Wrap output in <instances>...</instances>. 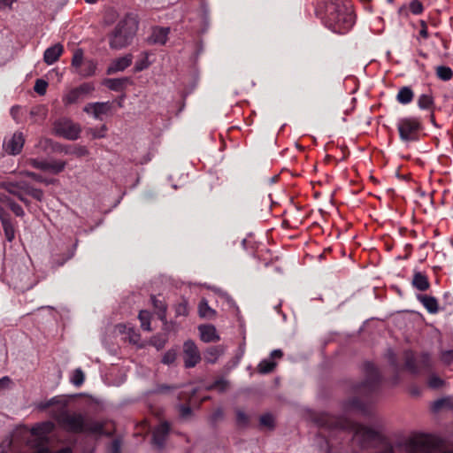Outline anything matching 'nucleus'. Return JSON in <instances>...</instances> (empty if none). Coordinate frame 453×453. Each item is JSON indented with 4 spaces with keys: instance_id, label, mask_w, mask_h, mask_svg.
I'll return each instance as SVG.
<instances>
[{
    "instance_id": "nucleus-23",
    "label": "nucleus",
    "mask_w": 453,
    "mask_h": 453,
    "mask_svg": "<svg viewBox=\"0 0 453 453\" xmlns=\"http://www.w3.org/2000/svg\"><path fill=\"white\" fill-rule=\"evenodd\" d=\"M414 97V93L410 87H403L399 89L396 100L402 104H410Z\"/></svg>"
},
{
    "instance_id": "nucleus-46",
    "label": "nucleus",
    "mask_w": 453,
    "mask_h": 453,
    "mask_svg": "<svg viewBox=\"0 0 453 453\" xmlns=\"http://www.w3.org/2000/svg\"><path fill=\"white\" fill-rule=\"evenodd\" d=\"M175 359L176 352L174 350H169L163 356L162 362L165 365H171Z\"/></svg>"
},
{
    "instance_id": "nucleus-7",
    "label": "nucleus",
    "mask_w": 453,
    "mask_h": 453,
    "mask_svg": "<svg viewBox=\"0 0 453 453\" xmlns=\"http://www.w3.org/2000/svg\"><path fill=\"white\" fill-rule=\"evenodd\" d=\"M423 126L420 119L417 117H406L400 119L397 123V129L402 141L414 142L418 140L419 133Z\"/></svg>"
},
{
    "instance_id": "nucleus-1",
    "label": "nucleus",
    "mask_w": 453,
    "mask_h": 453,
    "mask_svg": "<svg viewBox=\"0 0 453 453\" xmlns=\"http://www.w3.org/2000/svg\"><path fill=\"white\" fill-rule=\"evenodd\" d=\"M317 440L323 453H453V443L433 434H414L389 441L380 432L350 420L319 413Z\"/></svg>"
},
{
    "instance_id": "nucleus-60",
    "label": "nucleus",
    "mask_w": 453,
    "mask_h": 453,
    "mask_svg": "<svg viewBox=\"0 0 453 453\" xmlns=\"http://www.w3.org/2000/svg\"><path fill=\"white\" fill-rule=\"evenodd\" d=\"M283 353L280 349H274L271 353L272 358H280L282 357Z\"/></svg>"
},
{
    "instance_id": "nucleus-20",
    "label": "nucleus",
    "mask_w": 453,
    "mask_h": 453,
    "mask_svg": "<svg viewBox=\"0 0 453 453\" xmlns=\"http://www.w3.org/2000/svg\"><path fill=\"white\" fill-rule=\"evenodd\" d=\"M96 62L93 59H86L84 64L76 72L77 74L82 77H89L96 73Z\"/></svg>"
},
{
    "instance_id": "nucleus-15",
    "label": "nucleus",
    "mask_w": 453,
    "mask_h": 453,
    "mask_svg": "<svg viewBox=\"0 0 453 453\" xmlns=\"http://www.w3.org/2000/svg\"><path fill=\"white\" fill-rule=\"evenodd\" d=\"M170 431V426L167 422H162L153 431V442L157 447H163L165 438Z\"/></svg>"
},
{
    "instance_id": "nucleus-61",
    "label": "nucleus",
    "mask_w": 453,
    "mask_h": 453,
    "mask_svg": "<svg viewBox=\"0 0 453 453\" xmlns=\"http://www.w3.org/2000/svg\"><path fill=\"white\" fill-rule=\"evenodd\" d=\"M223 417V411L221 409H218L212 415V418L214 421H216L219 418H221Z\"/></svg>"
},
{
    "instance_id": "nucleus-49",
    "label": "nucleus",
    "mask_w": 453,
    "mask_h": 453,
    "mask_svg": "<svg viewBox=\"0 0 453 453\" xmlns=\"http://www.w3.org/2000/svg\"><path fill=\"white\" fill-rule=\"evenodd\" d=\"M59 401L57 397H53L46 402H43V403H40L39 405H38V408L40 410H46L50 407H51L52 405L56 404V403H58Z\"/></svg>"
},
{
    "instance_id": "nucleus-45",
    "label": "nucleus",
    "mask_w": 453,
    "mask_h": 453,
    "mask_svg": "<svg viewBox=\"0 0 453 453\" xmlns=\"http://www.w3.org/2000/svg\"><path fill=\"white\" fill-rule=\"evenodd\" d=\"M387 358L391 365V366L394 368L395 371H398L399 365L397 363V358L395 354L393 352V350L388 349L387 353Z\"/></svg>"
},
{
    "instance_id": "nucleus-11",
    "label": "nucleus",
    "mask_w": 453,
    "mask_h": 453,
    "mask_svg": "<svg viewBox=\"0 0 453 453\" xmlns=\"http://www.w3.org/2000/svg\"><path fill=\"white\" fill-rule=\"evenodd\" d=\"M184 365L187 368L196 366L201 360L200 352L192 341H187L184 343Z\"/></svg>"
},
{
    "instance_id": "nucleus-6",
    "label": "nucleus",
    "mask_w": 453,
    "mask_h": 453,
    "mask_svg": "<svg viewBox=\"0 0 453 453\" xmlns=\"http://www.w3.org/2000/svg\"><path fill=\"white\" fill-rule=\"evenodd\" d=\"M52 428L53 424L51 422L38 424L32 428V434L36 436V439L31 442L32 448L34 449L32 453H73L70 447H65L57 451L50 450L48 447V438L46 434L50 433Z\"/></svg>"
},
{
    "instance_id": "nucleus-8",
    "label": "nucleus",
    "mask_w": 453,
    "mask_h": 453,
    "mask_svg": "<svg viewBox=\"0 0 453 453\" xmlns=\"http://www.w3.org/2000/svg\"><path fill=\"white\" fill-rule=\"evenodd\" d=\"M403 358L405 369L412 374H419L430 370L431 359L428 354H422L418 358H416L412 351L405 350Z\"/></svg>"
},
{
    "instance_id": "nucleus-4",
    "label": "nucleus",
    "mask_w": 453,
    "mask_h": 453,
    "mask_svg": "<svg viewBox=\"0 0 453 453\" xmlns=\"http://www.w3.org/2000/svg\"><path fill=\"white\" fill-rule=\"evenodd\" d=\"M322 19L326 27L337 34L347 33L355 22L348 0H327Z\"/></svg>"
},
{
    "instance_id": "nucleus-59",
    "label": "nucleus",
    "mask_w": 453,
    "mask_h": 453,
    "mask_svg": "<svg viewBox=\"0 0 453 453\" xmlns=\"http://www.w3.org/2000/svg\"><path fill=\"white\" fill-rule=\"evenodd\" d=\"M14 0H0V9L10 7Z\"/></svg>"
},
{
    "instance_id": "nucleus-24",
    "label": "nucleus",
    "mask_w": 453,
    "mask_h": 453,
    "mask_svg": "<svg viewBox=\"0 0 453 453\" xmlns=\"http://www.w3.org/2000/svg\"><path fill=\"white\" fill-rule=\"evenodd\" d=\"M222 353L223 348L221 346H212L206 349L204 358L208 363H215Z\"/></svg>"
},
{
    "instance_id": "nucleus-31",
    "label": "nucleus",
    "mask_w": 453,
    "mask_h": 453,
    "mask_svg": "<svg viewBox=\"0 0 453 453\" xmlns=\"http://www.w3.org/2000/svg\"><path fill=\"white\" fill-rule=\"evenodd\" d=\"M453 402L449 397L436 400L432 406L434 411H439L443 408H451Z\"/></svg>"
},
{
    "instance_id": "nucleus-56",
    "label": "nucleus",
    "mask_w": 453,
    "mask_h": 453,
    "mask_svg": "<svg viewBox=\"0 0 453 453\" xmlns=\"http://www.w3.org/2000/svg\"><path fill=\"white\" fill-rule=\"evenodd\" d=\"M227 387V381L224 380H217L215 382V388H219V390H224Z\"/></svg>"
},
{
    "instance_id": "nucleus-32",
    "label": "nucleus",
    "mask_w": 453,
    "mask_h": 453,
    "mask_svg": "<svg viewBox=\"0 0 453 453\" xmlns=\"http://www.w3.org/2000/svg\"><path fill=\"white\" fill-rule=\"evenodd\" d=\"M275 366V362L269 359H264L258 365V372L263 374L269 373L274 369Z\"/></svg>"
},
{
    "instance_id": "nucleus-27",
    "label": "nucleus",
    "mask_w": 453,
    "mask_h": 453,
    "mask_svg": "<svg viewBox=\"0 0 453 453\" xmlns=\"http://www.w3.org/2000/svg\"><path fill=\"white\" fill-rule=\"evenodd\" d=\"M81 99H83V96L79 93L78 89L74 88L63 96V103L65 105H70Z\"/></svg>"
},
{
    "instance_id": "nucleus-57",
    "label": "nucleus",
    "mask_w": 453,
    "mask_h": 453,
    "mask_svg": "<svg viewBox=\"0 0 453 453\" xmlns=\"http://www.w3.org/2000/svg\"><path fill=\"white\" fill-rule=\"evenodd\" d=\"M112 453H120V443L118 440H114L111 444Z\"/></svg>"
},
{
    "instance_id": "nucleus-10",
    "label": "nucleus",
    "mask_w": 453,
    "mask_h": 453,
    "mask_svg": "<svg viewBox=\"0 0 453 453\" xmlns=\"http://www.w3.org/2000/svg\"><path fill=\"white\" fill-rule=\"evenodd\" d=\"M54 131L57 135L70 141H75L80 137L81 126L69 119L64 118L54 123Z\"/></svg>"
},
{
    "instance_id": "nucleus-19",
    "label": "nucleus",
    "mask_w": 453,
    "mask_h": 453,
    "mask_svg": "<svg viewBox=\"0 0 453 453\" xmlns=\"http://www.w3.org/2000/svg\"><path fill=\"white\" fill-rule=\"evenodd\" d=\"M417 104L420 110L432 111L435 108L434 98L431 93L421 94L418 97Z\"/></svg>"
},
{
    "instance_id": "nucleus-63",
    "label": "nucleus",
    "mask_w": 453,
    "mask_h": 453,
    "mask_svg": "<svg viewBox=\"0 0 453 453\" xmlns=\"http://www.w3.org/2000/svg\"><path fill=\"white\" fill-rule=\"evenodd\" d=\"M10 215L5 211V210L0 205V219L9 218Z\"/></svg>"
},
{
    "instance_id": "nucleus-38",
    "label": "nucleus",
    "mask_w": 453,
    "mask_h": 453,
    "mask_svg": "<svg viewBox=\"0 0 453 453\" xmlns=\"http://www.w3.org/2000/svg\"><path fill=\"white\" fill-rule=\"evenodd\" d=\"M410 11L415 15H419L423 12V4L419 0H412L409 5Z\"/></svg>"
},
{
    "instance_id": "nucleus-22",
    "label": "nucleus",
    "mask_w": 453,
    "mask_h": 453,
    "mask_svg": "<svg viewBox=\"0 0 453 453\" xmlns=\"http://www.w3.org/2000/svg\"><path fill=\"white\" fill-rule=\"evenodd\" d=\"M412 285L414 288L420 291H425L428 289L430 286L427 277L419 272L414 273L412 279Z\"/></svg>"
},
{
    "instance_id": "nucleus-58",
    "label": "nucleus",
    "mask_w": 453,
    "mask_h": 453,
    "mask_svg": "<svg viewBox=\"0 0 453 453\" xmlns=\"http://www.w3.org/2000/svg\"><path fill=\"white\" fill-rule=\"evenodd\" d=\"M10 382H11V380L8 377H4V378L0 379V388H4L8 387Z\"/></svg>"
},
{
    "instance_id": "nucleus-37",
    "label": "nucleus",
    "mask_w": 453,
    "mask_h": 453,
    "mask_svg": "<svg viewBox=\"0 0 453 453\" xmlns=\"http://www.w3.org/2000/svg\"><path fill=\"white\" fill-rule=\"evenodd\" d=\"M85 375L81 368L74 370L71 381L75 386H81L84 382Z\"/></svg>"
},
{
    "instance_id": "nucleus-55",
    "label": "nucleus",
    "mask_w": 453,
    "mask_h": 453,
    "mask_svg": "<svg viewBox=\"0 0 453 453\" xmlns=\"http://www.w3.org/2000/svg\"><path fill=\"white\" fill-rule=\"evenodd\" d=\"M180 411L181 417L186 418L191 413V409L188 406L181 405Z\"/></svg>"
},
{
    "instance_id": "nucleus-51",
    "label": "nucleus",
    "mask_w": 453,
    "mask_h": 453,
    "mask_svg": "<svg viewBox=\"0 0 453 453\" xmlns=\"http://www.w3.org/2000/svg\"><path fill=\"white\" fill-rule=\"evenodd\" d=\"M52 140L48 138H42L38 142V147L46 150L48 148L52 146Z\"/></svg>"
},
{
    "instance_id": "nucleus-30",
    "label": "nucleus",
    "mask_w": 453,
    "mask_h": 453,
    "mask_svg": "<svg viewBox=\"0 0 453 453\" xmlns=\"http://www.w3.org/2000/svg\"><path fill=\"white\" fill-rule=\"evenodd\" d=\"M127 82V79H106L104 85L111 90L119 91L121 90Z\"/></svg>"
},
{
    "instance_id": "nucleus-5",
    "label": "nucleus",
    "mask_w": 453,
    "mask_h": 453,
    "mask_svg": "<svg viewBox=\"0 0 453 453\" xmlns=\"http://www.w3.org/2000/svg\"><path fill=\"white\" fill-rule=\"evenodd\" d=\"M136 24L133 18L127 16L120 20L109 37L110 47L120 50L129 45L135 35Z\"/></svg>"
},
{
    "instance_id": "nucleus-14",
    "label": "nucleus",
    "mask_w": 453,
    "mask_h": 453,
    "mask_svg": "<svg viewBox=\"0 0 453 453\" xmlns=\"http://www.w3.org/2000/svg\"><path fill=\"white\" fill-rule=\"evenodd\" d=\"M201 340L204 342H216L220 340L213 325H201L198 326Z\"/></svg>"
},
{
    "instance_id": "nucleus-25",
    "label": "nucleus",
    "mask_w": 453,
    "mask_h": 453,
    "mask_svg": "<svg viewBox=\"0 0 453 453\" xmlns=\"http://www.w3.org/2000/svg\"><path fill=\"white\" fill-rule=\"evenodd\" d=\"M5 238L8 242H12L15 238V227L11 221V218L3 219L1 220Z\"/></svg>"
},
{
    "instance_id": "nucleus-62",
    "label": "nucleus",
    "mask_w": 453,
    "mask_h": 453,
    "mask_svg": "<svg viewBox=\"0 0 453 453\" xmlns=\"http://www.w3.org/2000/svg\"><path fill=\"white\" fill-rule=\"evenodd\" d=\"M430 114H429V120L431 122V124L436 127H438V125L435 121V117H434V110H432V111H429Z\"/></svg>"
},
{
    "instance_id": "nucleus-17",
    "label": "nucleus",
    "mask_w": 453,
    "mask_h": 453,
    "mask_svg": "<svg viewBox=\"0 0 453 453\" xmlns=\"http://www.w3.org/2000/svg\"><path fill=\"white\" fill-rule=\"evenodd\" d=\"M64 51L63 45L60 43H56L55 45L48 48L44 51L43 60L47 65H52L57 62L59 57L62 55Z\"/></svg>"
},
{
    "instance_id": "nucleus-35",
    "label": "nucleus",
    "mask_w": 453,
    "mask_h": 453,
    "mask_svg": "<svg viewBox=\"0 0 453 453\" xmlns=\"http://www.w3.org/2000/svg\"><path fill=\"white\" fill-rule=\"evenodd\" d=\"M250 423L249 416L242 411H236V424L239 427H246Z\"/></svg>"
},
{
    "instance_id": "nucleus-40",
    "label": "nucleus",
    "mask_w": 453,
    "mask_h": 453,
    "mask_svg": "<svg viewBox=\"0 0 453 453\" xmlns=\"http://www.w3.org/2000/svg\"><path fill=\"white\" fill-rule=\"evenodd\" d=\"M76 88L78 89L79 93L83 96V98L95 89L94 85L88 82L83 83Z\"/></svg>"
},
{
    "instance_id": "nucleus-36",
    "label": "nucleus",
    "mask_w": 453,
    "mask_h": 453,
    "mask_svg": "<svg viewBox=\"0 0 453 453\" xmlns=\"http://www.w3.org/2000/svg\"><path fill=\"white\" fill-rule=\"evenodd\" d=\"M151 302L153 306L158 311V317L163 319L165 316L166 306L160 300L157 299L155 296L151 297Z\"/></svg>"
},
{
    "instance_id": "nucleus-29",
    "label": "nucleus",
    "mask_w": 453,
    "mask_h": 453,
    "mask_svg": "<svg viewBox=\"0 0 453 453\" xmlns=\"http://www.w3.org/2000/svg\"><path fill=\"white\" fill-rule=\"evenodd\" d=\"M435 72L438 79L443 81H448L453 77V71L449 66L439 65L436 67Z\"/></svg>"
},
{
    "instance_id": "nucleus-39",
    "label": "nucleus",
    "mask_w": 453,
    "mask_h": 453,
    "mask_svg": "<svg viewBox=\"0 0 453 453\" xmlns=\"http://www.w3.org/2000/svg\"><path fill=\"white\" fill-rule=\"evenodd\" d=\"M47 87H48L47 81H45L44 80H42V79H38L35 81L34 89L37 94L43 96L46 93Z\"/></svg>"
},
{
    "instance_id": "nucleus-28",
    "label": "nucleus",
    "mask_w": 453,
    "mask_h": 453,
    "mask_svg": "<svg viewBox=\"0 0 453 453\" xmlns=\"http://www.w3.org/2000/svg\"><path fill=\"white\" fill-rule=\"evenodd\" d=\"M65 162L63 160H50L47 161L45 171L57 174L65 169Z\"/></svg>"
},
{
    "instance_id": "nucleus-18",
    "label": "nucleus",
    "mask_w": 453,
    "mask_h": 453,
    "mask_svg": "<svg viewBox=\"0 0 453 453\" xmlns=\"http://www.w3.org/2000/svg\"><path fill=\"white\" fill-rule=\"evenodd\" d=\"M170 29L168 27H155L152 28L150 42L157 44H165L167 41Z\"/></svg>"
},
{
    "instance_id": "nucleus-2",
    "label": "nucleus",
    "mask_w": 453,
    "mask_h": 453,
    "mask_svg": "<svg viewBox=\"0 0 453 453\" xmlns=\"http://www.w3.org/2000/svg\"><path fill=\"white\" fill-rule=\"evenodd\" d=\"M51 415L60 427L71 433H88L95 435L104 434V424L86 417L79 412L69 411L65 404H60L51 411Z\"/></svg>"
},
{
    "instance_id": "nucleus-12",
    "label": "nucleus",
    "mask_w": 453,
    "mask_h": 453,
    "mask_svg": "<svg viewBox=\"0 0 453 453\" xmlns=\"http://www.w3.org/2000/svg\"><path fill=\"white\" fill-rule=\"evenodd\" d=\"M24 142L25 138L23 134L21 132H16L10 138L4 140V149L11 155H17L21 151Z\"/></svg>"
},
{
    "instance_id": "nucleus-9",
    "label": "nucleus",
    "mask_w": 453,
    "mask_h": 453,
    "mask_svg": "<svg viewBox=\"0 0 453 453\" xmlns=\"http://www.w3.org/2000/svg\"><path fill=\"white\" fill-rule=\"evenodd\" d=\"M6 189L9 193L16 196L23 203L27 202L24 196L25 194L31 196L38 201H41L43 196V192L42 189L35 188L23 180L17 182H8L6 184Z\"/></svg>"
},
{
    "instance_id": "nucleus-41",
    "label": "nucleus",
    "mask_w": 453,
    "mask_h": 453,
    "mask_svg": "<svg viewBox=\"0 0 453 453\" xmlns=\"http://www.w3.org/2000/svg\"><path fill=\"white\" fill-rule=\"evenodd\" d=\"M149 65H150V62L148 60V54L144 53V57L142 59L136 61L134 69L137 72H141V71L148 68Z\"/></svg>"
},
{
    "instance_id": "nucleus-64",
    "label": "nucleus",
    "mask_w": 453,
    "mask_h": 453,
    "mask_svg": "<svg viewBox=\"0 0 453 453\" xmlns=\"http://www.w3.org/2000/svg\"><path fill=\"white\" fill-rule=\"evenodd\" d=\"M19 111V108L18 106H13L11 109V114L13 117V119H17V113Z\"/></svg>"
},
{
    "instance_id": "nucleus-13",
    "label": "nucleus",
    "mask_w": 453,
    "mask_h": 453,
    "mask_svg": "<svg viewBox=\"0 0 453 453\" xmlns=\"http://www.w3.org/2000/svg\"><path fill=\"white\" fill-rule=\"evenodd\" d=\"M111 109L109 102L104 103H89L85 105L83 111L88 114H92L96 119H102V116L108 113Z\"/></svg>"
},
{
    "instance_id": "nucleus-54",
    "label": "nucleus",
    "mask_w": 453,
    "mask_h": 453,
    "mask_svg": "<svg viewBox=\"0 0 453 453\" xmlns=\"http://www.w3.org/2000/svg\"><path fill=\"white\" fill-rule=\"evenodd\" d=\"M26 175L31 177L32 179H34L36 181H39V182H43L44 181L43 178L41 175H39V174H37L35 173L27 172Z\"/></svg>"
},
{
    "instance_id": "nucleus-42",
    "label": "nucleus",
    "mask_w": 453,
    "mask_h": 453,
    "mask_svg": "<svg viewBox=\"0 0 453 453\" xmlns=\"http://www.w3.org/2000/svg\"><path fill=\"white\" fill-rule=\"evenodd\" d=\"M274 424L273 417L271 414H265L260 417V425L273 428Z\"/></svg>"
},
{
    "instance_id": "nucleus-52",
    "label": "nucleus",
    "mask_w": 453,
    "mask_h": 453,
    "mask_svg": "<svg viewBox=\"0 0 453 453\" xmlns=\"http://www.w3.org/2000/svg\"><path fill=\"white\" fill-rule=\"evenodd\" d=\"M421 29L419 31V35L424 39H427L429 35L427 32V25L424 20L420 21Z\"/></svg>"
},
{
    "instance_id": "nucleus-47",
    "label": "nucleus",
    "mask_w": 453,
    "mask_h": 453,
    "mask_svg": "<svg viewBox=\"0 0 453 453\" xmlns=\"http://www.w3.org/2000/svg\"><path fill=\"white\" fill-rule=\"evenodd\" d=\"M29 164L34 168L45 171L47 165V160L31 159Z\"/></svg>"
},
{
    "instance_id": "nucleus-26",
    "label": "nucleus",
    "mask_w": 453,
    "mask_h": 453,
    "mask_svg": "<svg viewBox=\"0 0 453 453\" xmlns=\"http://www.w3.org/2000/svg\"><path fill=\"white\" fill-rule=\"evenodd\" d=\"M198 313L201 318L211 319L216 311L209 306L206 299H202L198 305Z\"/></svg>"
},
{
    "instance_id": "nucleus-16",
    "label": "nucleus",
    "mask_w": 453,
    "mask_h": 453,
    "mask_svg": "<svg viewBox=\"0 0 453 453\" xmlns=\"http://www.w3.org/2000/svg\"><path fill=\"white\" fill-rule=\"evenodd\" d=\"M133 57L127 54L122 58L114 60L107 69V73L111 74L117 72L124 71L132 64Z\"/></svg>"
},
{
    "instance_id": "nucleus-21",
    "label": "nucleus",
    "mask_w": 453,
    "mask_h": 453,
    "mask_svg": "<svg viewBox=\"0 0 453 453\" xmlns=\"http://www.w3.org/2000/svg\"><path fill=\"white\" fill-rule=\"evenodd\" d=\"M418 299L428 312L436 313L438 311V302L434 297L426 295H419L418 296Z\"/></svg>"
},
{
    "instance_id": "nucleus-48",
    "label": "nucleus",
    "mask_w": 453,
    "mask_h": 453,
    "mask_svg": "<svg viewBox=\"0 0 453 453\" xmlns=\"http://www.w3.org/2000/svg\"><path fill=\"white\" fill-rule=\"evenodd\" d=\"M9 206L16 216L22 217L24 215V211L19 204L14 202H10Z\"/></svg>"
},
{
    "instance_id": "nucleus-50",
    "label": "nucleus",
    "mask_w": 453,
    "mask_h": 453,
    "mask_svg": "<svg viewBox=\"0 0 453 453\" xmlns=\"http://www.w3.org/2000/svg\"><path fill=\"white\" fill-rule=\"evenodd\" d=\"M441 360L447 365L450 364L453 360V349L443 351L441 353Z\"/></svg>"
},
{
    "instance_id": "nucleus-3",
    "label": "nucleus",
    "mask_w": 453,
    "mask_h": 453,
    "mask_svg": "<svg viewBox=\"0 0 453 453\" xmlns=\"http://www.w3.org/2000/svg\"><path fill=\"white\" fill-rule=\"evenodd\" d=\"M365 380L354 386V396L342 403V409L346 413L356 411L367 415L369 413L367 405L360 399V396H368L375 392L379 387L380 375L378 369L372 363L365 365Z\"/></svg>"
},
{
    "instance_id": "nucleus-34",
    "label": "nucleus",
    "mask_w": 453,
    "mask_h": 453,
    "mask_svg": "<svg viewBox=\"0 0 453 453\" xmlns=\"http://www.w3.org/2000/svg\"><path fill=\"white\" fill-rule=\"evenodd\" d=\"M86 59L83 58V53L81 50H76L72 59V66L74 68L76 73L78 69L84 64Z\"/></svg>"
},
{
    "instance_id": "nucleus-53",
    "label": "nucleus",
    "mask_w": 453,
    "mask_h": 453,
    "mask_svg": "<svg viewBox=\"0 0 453 453\" xmlns=\"http://www.w3.org/2000/svg\"><path fill=\"white\" fill-rule=\"evenodd\" d=\"M88 150L83 147V146H79L77 148L74 149V150L73 151V154L78 156V157H83V156H86L88 155Z\"/></svg>"
},
{
    "instance_id": "nucleus-43",
    "label": "nucleus",
    "mask_w": 453,
    "mask_h": 453,
    "mask_svg": "<svg viewBox=\"0 0 453 453\" xmlns=\"http://www.w3.org/2000/svg\"><path fill=\"white\" fill-rule=\"evenodd\" d=\"M444 381L436 375H431L428 380V386L431 388H439L443 385Z\"/></svg>"
},
{
    "instance_id": "nucleus-44",
    "label": "nucleus",
    "mask_w": 453,
    "mask_h": 453,
    "mask_svg": "<svg viewBox=\"0 0 453 453\" xmlns=\"http://www.w3.org/2000/svg\"><path fill=\"white\" fill-rule=\"evenodd\" d=\"M175 312L177 316H187L188 314V303L186 301L180 303L175 308Z\"/></svg>"
},
{
    "instance_id": "nucleus-33",
    "label": "nucleus",
    "mask_w": 453,
    "mask_h": 453,
    "mask_svg": "<svg viewBox=\"0 0 453 453\" xmlns=\"http://www.w3.org/2000/svg\"><path fill=\"white\" fill-rule=\"evenodd\" d=\"M141 326L145 331H150V313L147 311H141L139 313Z\"/></svg>"
}]
</instances>
